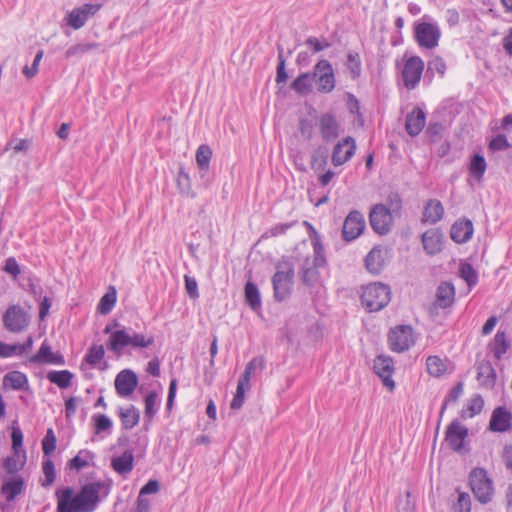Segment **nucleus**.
Instances as JSON below:
<instances>
[{
    "instance_id": "obj_1",
    "label": "nucleus",
    "mask_w": 512,
    "mask_h": 512,
    "mask_svg": "<svg viewBox=\"0 0 512 512\" xmlns=\"http://www.w3.org/2000/svg\"><path fill=\"white\" fill-rule=\"evenodd\" d=\"M112 484L111 479L89 482L77 494L72 487L58 488L55 492L56 512H94L101 500L110 494Z\"/></svg>"
},
{
    "instance_id": "obj_2",
    "label": "nucleus",
    "mask_w": 512,
    "mask_h": 512,
    "mask_svg": "<svg viewBox=\"0 0 512 512\" xmlns=\"http://www.w3.org/2000/svg\"><path fill=\"white\" fill-rule=\"evenodd\" d=\"M104 333L110 335L107 342L108 350L117 356H121L128 347L133 350H141L149 348L155 343L153 335L137 333L131 328L121 325L118 321L107 324Z\"/></svg>"
},
{
    "instance_id": "obj_3",
    "label": "nucleus",
    "mask_w": 512,
    "mask_h": 512,
    "mask_svg": "<svg viewBox=\"0 0 512 512\" xmlns=\"http://www.w3.org/2000/svg\"><path fill=\"white\" fill-rule=\"evenodd\" d=\"M276 272L272 277L274 298L277 301L287 299L292 292L295 275L294 264L287 257H282L275 265Z\"/></svg>"
},
{
    "instance_id": "obj_4",
    "label": "nucleus",
    "mask_w": 512,
    "mask_h": 512,
    "mask_svg": "<svg viewBox=\"0 0 512 512\" xmlns=\"http://www.w3.org/2000/svg\"><path fill=\"white\" fill-rule=\"evenodd\" d=\"M314 257L311 260L307 257L301 268V281L308 287H315L320 282L319 268L326 265L324 247L320 238L313 240Z\"/></svg>"
},
{
    "instance_id": "obj_5",
    "label": "nucleus",
    "mask_w": 512,
    "mask_h": 512,
    "mask_svg": "<svg viewBox=\"0 0 512 512\" xmlns=\"http://www.w3.org/2000/svg\"><path fill=\"white\" fill-rule=\"evenodd\" d=\"M391 291L388 285L371 283L363 288L361 294L362 305L370 312H376L388 305Z\"/></svg>"
},
{
    "instance_id": "obj_6",
    "label": "nucleus",
    "mask_w": 512,
    "mask_h": 512,
    "mask_svg": "<svg viewBox=\"0 0 512 512\" xmlns=\"http://www.w3.org/2000/svg\"><path fill=\"white\" fill-rule=\"evenodd\" d=\"M396 67L399 70V81L407 90L418 87L425 67L419 56L404 58L403 63H397Z\"/></svg>"
},
{
    "instance_id": "obj_7",
    "label": "nucleus",
    "mask_w": 512,
    "mask_h": 512,
    "mask_svg": "<svg viewBox=\"0 0 512 512\" xmlns=\"http://www.w3.org/2000/svg\"><path fill=\"white\" fill-rule=\"evenodd\" d=\"M469 485L475 498L482 504L489 503L494 495L492 480L483 468H474L469 474Z\"/></svg>"
},
{
    "instance_id": "obj_8",
    "label": "nucleus",
    "mask_w": 512,
    "mask_h": 512,
    "mask_svg": "<svg viewBox=\"0 0 512 512\" xmlns=\"http://www.w3.org/2000/svg\"><path fill=\"white\" fill-rule=\"evenodd\" d=\"M31 316L27 309L19 304L9 305L2 316L4 328L11 333L19 334L27 330Z\"/></svg>"
},
{
    "instance_id": "obj_9",
    "label": "nucleus",
    "mask_w": 512,
    "mask_h": 512,
    "mask_svg": "<svg viewBox=\"0 0 512 512\" xmlns=\"http://www.w3.org/2000/svg\"><path fill=\"white\" fill-rule=\"evenodd\" d=\"M416 337L410 325H399L391 329L388 334V343L392 351L402 353L415 344Z\"/></svg>"
},
{
    "instance_id": "obj_10",
    "label": "nucleus",
    "mask_w": 512,
    "mask_h": 512,
    "mask_svg": "<svg viewBox=\"0 0 512 512\" xmlns=\"http://www.w3.org/2000/svg\"><path fill=\"white\" fill-rule=\"evenodd\" d=\"M102 5L97 3H85L79 7L73 8L65 17L66 25L74 30L81 29L87 21L95 16Z\"/></svg>"
},
{
    "instance_id": "obj_11",
    "label": "nucleus",
    "mask_w": 512,
    "mask_h": 512,
    "mask_svg": "<svg viewBox=\"0 0 512 512\" xmlns=\"http://www.w3.org/2000/svg\"><path fill=\"white\" fill-rule=\"evenodd\" d=\"M414 34L420 47L432 49L438 45L441 31L436 23L420 22L415 25Z\"/></svg>"
},
{
    "instance_id": "obj_12",
    "label": "nucleus",
    "mask_w": 512,
    "mask_h": 512,
    "mask_svg": "<svg viewBox=\"0 0 512 512\" xmlns=\"http://www.w3.org/2000/svg\"><path fill=\"white\" fill-rule=\"evenodd\" d=\"M369 222L371 228L379 235H386L391 231L393 225V217L383 204H376L372 207L369 214Z\"/></svg>"
},
{
    "instance_id": "obj_13",
    "label": "nucleus",
    "mask_w": 512,
    "mask_h": 512,
    "mask_svg": "<svg viewBox=\"0 0 512 512\" xmlns=\"http://www.w3.org/2000/svg\"><path fill=\"white\" fill-rule=\"evenodd\" d=\"M313 78L321 93H329L335 88L334 71L328 60L322 59L317 62L314 66Z\"/></svg>"
},
{
    "instance_id": "obj_14",
    "label": "nucleus",
    "mask_w": 512,
    "mask_h": 512,
    "mask_svg": "<svg viewBox=\"0 0 512 512\" xmlns=\"http://www.w3.org/2000/svg\"><path fill=\"white\" fill-rule=\"evenodd\" d=\"M365 229V219L361 212L352 210L345 218L342 226V238L346 242L357 239Z\"/></svg>"
},
{
    "instance_id": "obj_15",
    "label": "nucleus",
    "mask_w": 512,
    "mask_h": 512,
    "mask_svg": "<svg viewBox=\"0 0 512 512\" xmlns=\"http://www.w3.org/2000/svg\"><path fill=\"white\" fill-rule=\"evenodd\" d=\"M323 141L331 142L339 137L341 126L336 116L331 112L322 113L316 122Z\"/></svg>"
},
{
    "instance_id": "obj_16",
    "label": "nucleus",
    "mask_w": 512,
    "mask_h": 512,
    "mask_svg": "<svg viewBox=\"0 0 512 512\" xmlns=\"http://www.w3.org/2000/svg\"><path fill=\"white\" fill-rule=\"evenodd\" d=\"M373 370L382 380L383 385L390 391H393L395 388V382L392 379L394 373L393 358L387 355H378L374 359Z\"/></svg>"
},
{
    "instance_id": "obj_17",
    "label": "nucleus",
    "mask_w": 512,
    "mask_h": 512,
    "mask_svg": "<svg viewBox=\"0 0 512 512\" xmlns=\"http://www.w3.org/2000/svg\"><path fill=\"white\" fill-rule=\"evenodd\" d=\"M356 152V142L351 136L344 137L333 147L331 162L337 167L344 165L354 156Z\"/></svg>"
},
{
    "instance_id": "obj_18",
    "label": "nucleus",
    "mask_w": 512,
    "mask_h": 512,
    "mask_svg": "<svg viewBox=\"0 0 512 512\" xmlns=\"http://www.w3.org/2000/svg\"><path fill=\"white\" fill-rule=\"evenodd\" d=\"M30 364L59 365L65 364L64 356L59 352H53L47 340H44L36 354L28 358Z\"/></svg>"
},
{
    "instance_id": "obj_19",
    "label": "nucleus",
    "mask_w": 512,
    "mask_h": 512,
    "mask_svg": "<svg viewBox=\"0 0 512 512\" xmlns=\"http://www.w3.org/2000/svg\"><path fill=\"white\" fill-rule=\"evenodd\" d=\"M467 436L468 429L461 425L458 420H453L447 427L445 441L452 450L461 452Z\"/></svg>"
},
{
    "instance_id": "obj_20",
    "label": "nucleus",
    "mask_w": 512,
    "mask_h": 512,
    "mask_svg": "<svg viewBox=\"0 0 512 512\" xmlns=\"http://www.w3.org/2000/svg\"><path fill=\"white\" fill-rule=\"evenodd\" d=\"M138 385L136 373L130 369L120 371L115 378V389L120 397L130 396Z\"/></svg>"
},
{
    "instance_id": "obj_21",
    "label": "nucleus",
    "mask_w": 512,
    "mask_h": 512,
    "mask_svg": "<svg viewBox=\"0 0 512 512\" xmlns=\"http://www.w3.org/2000/svg\"><path fill=\"white\" fill-rule=\"evenodd\" d=\"M512 414L502 406L497 407L491 415L489 429L494 432H506L511 428Z\"/></svg>"
},
{
    "instance_id": "obj_22",
    "label": "nucleus",
    "mask_w": 512,
    "mask_h": 512,
    "mask_svg": "<svg viewBox=\"0 0 512 512\" xmlns=\"http://www.w3.org/2000/svg\"><path fill=\"white\" fill-rule=\"evenodd\" d=\"M426 124V114L420 107H415L407 114L405 121L406 132L415 137L420 134Z\"/></svg>"
},
{
    "instance_id": "obj_23",
    "label": "nucleus",
    "mask_w": 512,
    "mask_h": 512,
    "mask_svg": "<svg viewBox=\"0 0 512 512\" xmlns=\"http://www.w3.org/2000/svg\"><path fill=\"white\" fill-rule=\"evenodd\" d=\"M424 251L429 255H435L442 251L443 234L440 230L432 228L425 231L421 237Z\"/></svg>"
},
{
    "instance_id": "obj_24",
    "label": "nucleus",
    "mask_w": 512,
    "mask_h": 512,
    "mask_svg": "<svg viewBox=\"0 0 512 512\" xmlns=\"http://www.w3.org/2000/svg\"><path fill=\"white\" fill-rule=\"evenodd\" d=\"M473 232L474 227L471 220L459 219L452 225L450 236L454 242L463 244L472 238Z\"/></svg>"
},
{
    "instance_id": "obj_25",
    "label": "nucleus",
    "mask_w": 512,
    "mask_h": 512,
    "mask_svg": "<svg viewBox=\"0 0 512 512\" xmlns=\"http://www.w3.org/2000/svg\"><path fill=\"white\" fill-rule=\"evenodd\" d=\"M444 216V207L437 199H429L423 209L422 219L423 223L436 224Z\"/></svg>"
},
{
    "instance_id": "obj_26",
    "label": "nucleus",
    "mask_w": 512,
    "mask_h": 512,
    "mask_svg": "<svg viewBox=\"0 0 512 512\" xmlns=\"http://www.w3.org/2000/svg\"><path fill=\"white\" fill-rule=\"evenodd\" d=\"M3 387L16 391H26L29 389L28 377L20 371H11L3 377Z\"/></svg>"
},
{
    "instance_id": "obj_27",
    "label": "nucleus",
    "mask_w": 512,
    "mask_h": 512,
    "mask_svg": "<svg viewBox=\"0 0 512 512\" xmlns=\"http://www.w3.org/2000/svg\"><path fill=\"white\" fill-rule=\"evenodd\" d=\"M477 380L480 386L487 389L495 385L496 372L489 361H483L477 365Z\"/></svg>"
},
{
    "instance_id": "obj_28",
    "label": "nucleus",
    "mask_w": 512,
    "mask_h": 512,
    "mask_svg": "<svg viewBox=\"0 0 512 512\" xmlns=\"http://www.w3.org/2000/svg\"><path fill=\"white\" fill-rule=\"evenodd\" d=\"M384 251L379 247H374L365 258V266L372 274H379L385 266Z\"/></svg>"
},
{
    "instance_id": "obj_29",
    "label": "nucleus",
    "mask_w": 512,
    "mask_h": 512,
    "mask_svg": "<svg viewBox=\"0 0 512 512\" xmlns=\"http://www.w3.org/2000/svg\"><path fill=\"white\" fill-rule=\"evenodd\" d=\"M455 300V288L448 282L441 283L436 292V306L439 308L450 307Z\"/></svg>"
},
{
    "instance_id": "obj_30",
    "label": "nucleus",
    "mask_w": 512,
    "mask_h": 512,
    "mask_svg": "<svg viewBox=\"0 0 512 512\" xmlns=\"http://www.w3.org/2000/svg\"><path fill=\"white\" fill-rule=\"evenodd\" d=\"M111 466L119 474H127L133 470L134 456L131 450H126L122 455L112 458Z\"/></svg>"
},
{
    "instance_id": "obj_31",
    "label": "nucleus",
    "mask_w": 512,
    "mask_h": 512,
    "mask_svg": "<svg viewBox=\"0 0 512 512\" xmlns=\"http://www.w3.org/2000/svg\"><path fill=\"white\" fill-rule=\"evenodd\" d=\"M119 417L121 419L122 428L130 430L139 423L140 412L135 406L130 405L127 408H119Z\"/></svg>"
},
{
    "instance_id": "obj_32",
    "label": "nucleus",
    "mask_w": 512,
    "mask_h": 512,
    "mask_svg": "<svg viewBox=\"0 0 512 512\" xmlns=\"http://www.w3.org/2000/svg\"><path fill=\"white\" fill-rule=\"evenodd\" d=\"M314 82L313 72H305L301 73L294 81L291 83V89L294 90L297 94L306 96L312 91V84Z\"/></svg>"
},
{
    "instance_id": "obj_33",
    "label": "nucleus",
    "mask_w": 512,
    "mask_h": 512,
    "mask_svg": "<svg viewBox=\"0 0 512 512\" xmlns=\"http://www.w3.org/2000/svg\"><path fill=\"white\" fill-rule=\"evenodd\" d=\"M510 347V343L507 340L506 333L503 331H497L492 342L489 344L490 351L494 357L498 360L507 352Z\"/></svg>"
},
{
    "instance_id": "obj_34",
    "label": "nucleus",
    "mask_w": 512,
    "mask_h": 512,
    "mask_svg": "<svg viewBox=\"0 0 512 512\" xmlns=\"http://www.w3.org/2000/svg\"><path fill=\"white\" fill-rule=\"evenodd\" d=\"M257 368H259L261 370L265 368V361L263 358L255 357V358L251 359L247 363L244 373L239 378L238 383H242V387L249 389L251 375Z\"/></svg>"
},
{
    "instance_id": "obj_35",
    "label": "nucleus",
    "mask_w": 512,
    "mask_h": 512,
    "mask_svg": "<svg viewBox=\"0 0 512 512\" xmlns=\"http://www.w3.org/2000/svg\"><path fill=\"white\" fill-rule=\"evenodd\" d=\"M94 459V453L87 449L80 450L78 454L68 462V468L71 470L80 471L90 465Z\"/></svg>"
},
{
    "instance_id": "obj_36",
    "label": "nucleus",
    "mask_w": 512,
    "mask_h": 512,
    "mask_svg": "<svg viewBox=\"0 0 512 512\" xmlns=\"http://www.w3.org/2000/svg\"><path fill=\"white\" fill-rule=\"evenodd\" d=\"M73 377V373L69 370L50 371L47 374V379L60 389L68 388L72 383Z\"/></svg>"
},
{
    "instance_id": "obj_37",
    "label": "nucleus",
    "mask_w": 512,
    "mask_h": 512,
    "mask_svg": "<svg viewBox=\"0 0 512 512\" xmlns=\"http://www.w3.org/2000/svg\"><path fill=\"white\" fill-rule=\"evenodd\" d=\"M244 292H245V300H246V303L249 305V307L254 311L260 309L261 308V296H260V292H259V289L257 288V286L253 282L248 281L245 285Z\"/></svg>"
},
{
    "instance_id": "obj_38",
    "label": "nucleus",
    "mask_w": 512,
    "mask_h": 512,
    "mask_svg": "<svg viewBox=\"0 0 512 512\" xmlns=\"http://www.w3.org/2000/svg\"><path fill=\"white\" fill-rule=\"evenodd\" d=\"M487 169V163L481 154H475L469 165L470 175L477 181H481Z\"/></svg>"
},
{
    "instance_id": "obj_39",
    "label": "nucleus",
    "mask_w": 512,
    "mask_h": 512,
    "mask_svg": "<svg viewBox=\"0 0 512 512\" xmlns=\"http://www.w3.org/2000/svg\"><path fill=\"white\" fill-rule=\"evenodd\" d=\"M117 300V292L114 287H110L108 291L101 297L97 310L100 314L106 315L111 312Z\"/></svg>"
},
{
    "instance_id": "obj_40",
    "label": "nucleus",
    "mask_w": 512,
    "mask_h": 512,
    "mask_svg": "<svg viewBox=\"0 0 512 512\" xmlns=\"http://www.w3.org/2000/svg\"><path fill=\"white\" fill-rule=\"evenodd\" d=\"M484 406V400L480 395H474L467 405L466 409L461 410V417L463 419L465 418H472L475 415L479 414Z\"/></svg>"
},
{
    "instance_id": "obj_41",
    "label": "nucleus",
    "mask_w": 512,
    "mask_h": 512,
    "mask_svg": "<svg viewBox=\"0 0 512 512\" xmlns=\"http://www.w3.org/2000/svg\"><path fill=\"white\" fill-rule=\"evenodd\" d=\"M100 47L99 43H78L71 47H69L65 52V57L67 59L77 56H82L92 50L98 49Z\"/></svg>"
},
{
    "instance_id": "obj_42",
    "label": "nucleus",
    "mask_w": 512,
    "mask_h": 512,
    "mask_svg": "<svg viewBox=\"0 0 512 512\" xmlns=\"http://www.w3.org/2000/svg\"><path fill=\"white\" fill-rule=\"evenodd\" d=\"M428 373L433 377H440L446 371V364L438 356H429L426 360Z\"/></svg>"
},
{
    "instance_id": "obj_43",
    "label": "nucleus",
    "mask_w": 512,
    "mask_h": 512,
    "mask_svg": "<svg viewBox=\"0 0 512 512\" xmlns=\"http://www.w3.org/2000/svg\"><path fill=\"white\" fill-rule=\"evenodd\" d=\"M459 274L470 288L474 287L478 282V274L470 263H461Z\"/></svg>"
},
{
    "instance_id": "obj_44",
    "label": "nucleus",
    "mask_w": 512,
    "mask_h": 512,
    "mask_svg": "<svg viewBox=\"0 0 512 512\" xmlns=\"http://www.w3.org/2000/svg\"><path fill=\"white\" fill-rule=\"evenodd\" d=\"M23 480L15 479L8 481L2 486V493L6 496L8 501L15 499L22 491Z\"/></svg>"
},
{
    "instance_id": "obj_45",
    "label": "nucleus",
    "mask_w": 512,
    "mask_h": 512,
    "mask_svg": "<svg viewBox=\"0 0 512 512\" xmlns=\"http://www.w3.org/2000/svg\"><path fill=\"white\" fill-rule=\"evenodd\" d=\"M311 168L317 172L323 170L327 165V154L326 149L323 147H318L311 154L310 160Z\"/></svg>"
},
{
    "instance_id": "obj_46",
    "label": "nucleus",
    "mask_w": 512,
    "mask_h": 512,
    "mask_svg": "<svg viewBox=\"0 0 512 512\" xmlns=\"http://www.w3.org/2000/svg\"><path fill=\"white\" fill-rule=\"evenodd\" d=\"M104 356H105V349H104L103 345L94 344L88 349V351L84 357V361L91 366H96L97 364L100 363V361L104 358Z\"/></svg>"
},
{
    "instance_id": "obj_47",
    "label": "nucleus",
    "mask_w": 512,
    "mask_h": 512,
    "mask_svg": "<svg viewBox=\"0 0 512 512\" xmlns=\"http://www.w3.org/2000/svg\"><path fill=\"white\" fill-rule=\"evenodd\" d=\"M158 407V394L155 391L149 392L148 395L145 397V417L148 419H152L156 415Z\"/></svg>"
},
{
    "instance_id": "obj_48",
    "label": "nucleus",
    "mask_w": 512,
    "mask_h": 512,
    "mask_svg": "<svg viewBox=\"0 0 512 512\" xmlns=\"http://www.w3.org/2000/svg\"><path fill=\"white\" fill-rule=\"evenodd\" d=\"M212 157V150L208 145H200L196 151V161L201 170H207Z\"/></svg>"
},
{
    "instance_id": "obj_49",
    "label": "nucleus",
    "mask_w": 512,
    "mask_h": 512,
    "mask_svg": "<svg viewBox=\"0 0 512 512\" xmlns=\"http://www.w3.org/2000/svg\"><path fill=\"white\" fill-rule=\"evenodd\" d=\"M347 68L351 73L353 79H356L361 74V61L359 54L356 52H349L347 55Z\"/></svg>"
},
{
    "instance_id": "obj_50",
    "label": "nucleus",
    "mask_w": 512,
    "mask_h": 512,
    "mask_svg": "<svg viewBox=\"0 0 512 512\" xmlns=\"http://www.w3.org/2000/svg\"><path fill=\"white\" fill-rule=\"evenodd\" d=\"M57 439L52 428L46 431V434L42 440V450L44 456H50L56 449Z\"/></svg>"
},
{
    "instance_id": "obj_51",
    "label": "nucleus",
    "mask_w": 512,
    "mask_h": 512,
    "mask_svg": "<svg viewBox=\"0 0 512 512\" xmlns=\"http://www.w3.org/2000/svg\"><path fill=\"white\" fill-rule=\"evenodd\" d=\"M296 224V221L289 223H278L263 233L261 238L278 237L285 234L291 227Z\"/></svg>"
},
{
    "instance_id": "obj_52",
    "label": "nucleus",
    "mask_w": 512,
    "mask_h": 512,
    "mask_svg": "<svg viewBox=\"0 0 512 512\" xmlns=\"http://www.w3.org/2000/svg\"><path fill=\"white\" fill-rule=\"evenodd\" d=\"M42 470L45 475V481L42 483L43 486H50L56 478L55 466L50 458H47L42 463Z\"/></svg>"
},
{
    "instance_id": "obj_53",
    "label": "nucleus",
    "mask_w": 512,
    "mask_h": 512,
    "mask_svg": "<svg viewBox=\"0 0 512 512\" xmlns=\"http://www.w3.org/2000/svg\"><path fill=\"white\" fill-rule=\"evenodd\" d=\"M93 420L96 434H100L112 428L113 423L111 419L105 414H96L93 416Z\"/></svg>"
},
{
    "instance_id": "obj_54",
    "label": "nucleus",
    "mask_w": 512,
    "mask_h": 512,
    "mask_svg": "<svg viewBox=\"0 0 512 512\" xmlns=\"http://www.w3.org/2000/svg\"><path fill=\"white\" fill-rule=\"evenodd\" d=\"M288 79V74L285 69V58L283 56V48L278 46V65L276 73V82L284 83Z\"/></svg>"
},
{
    "instance_id": "obj_55",
    "label": "nucleus",
    "mask_w": 512,
    "mask_h": 512,
    "mask_svg": "<svg viewBox=\"0 0 512 512\" xmlns=\"http://www.w3.org/2000/svg\"><path fill=\"white\" fill-rule=\"evenodd\" d=\"M462 393H463V384L461 382H459L450 390L448 396L445 398L444 403L440 410V416L443 415L448 403L456 402Z\"/></svg>"
},
{
    "instance_id": "obj_56",
    "label": "nucleus",
    "mask_w": 512,
    "mask_h": 512,
    "mask_svg": "<svg viewBox=\"0 0 512 512\" xmlns=\"http://www.w3.org/2000/svg\"><path fill=\"white\" fill-rule=\"evenodd\" d=\"M454 512H470L471 500L469 494L461 492L458 495L457 502L453 506Z\"/></svg>"
},
{
    "instance_id": "obj_57",
    "label": "nucleus",
    "mask_w": 512,
    "mask_h": 512,
    "mask_svg": "<svg viewBox=\"0 0 512 512\" xmlns=\"http://www.w3.org/2000/svg\"><path fill=\"white\" fill-rule=\"evenodd\" d=\"M43 55H44V51L39 50L37 52V54L35 55L32 65L30 67L25 66L23 68V74L25 75L26 78L31 79L38 73V67L43 58Z\"/></svg>"
},
{
    "instance_id": "obj_58",
    "label": "nucleus",
    "mask_w": 512,
    "mask_h": 512,
    "mask_svg": "<svg viewBox=\"0 0 512 512\" xmlns=\"http://www.w3.org/2000/svg\"><path fill=\"white\" fill-rule=\"evenodd\" d=\"M298 129L301 133V135L306 139V140H311L313 138V135H314V126H313V123L307 119V118H301L299 120V124H298Z\"/></svg>"
},
{
    "instance_id": "obj_59",
    "label": "nucleus",
    "mask_w": 512,
    "mask_h": 512,
    "mask_svg": "<svg viewBox=\"0 0 512 512\" xmlns=\"http://www.w3.org/2000/svg\"><path fill=\"white\" fill-rule=\"evenodd\" d=\"M510 147V143L508 142L506 136L504 134L496 135L489 142V149L492 151H502Z\"/></svg>"
},
{
    "instance_id": "obj_60",
    "label": "nucleus",
    "mask_w": 512,
    "mask_h": 512,
    "mask_svg": "<svg viewBox=\"0 0 512 512\" xmlns=\"http://www.w3.org/2000/svg\"><path fill=\"white\" fill-rule=\"evenodd\" d=\"M2 269L14 279L21 274V268L14 257H8Z\"/></svg>"
},
{
    "instance_id": "obj_61",
    "label": "nucleus",
    "mask_w": 512,
    "mask_h": 512,
    "mask_svg": "<svg viewBox=\"0 0 512 512\" xmlns=\"http://www.w3.org/2000/svg\"><path fill=\"white\" fill-rule=\"evenodd\" d=\"M444 127L439 122H431L429 123L426 134L429 137L430 141L436 142L441 138V134Z\"/></svg>"
},
{
    "instance_id": "obj_62",
    "label": "nucleus",
    "mask_w": 512,
    "mask_h": 512,
    "mask_svg": "<svg viewBox=\"0 0 512 512\" xmlns=\"http://www.w3.org/2000/svg\"><path fill=\"white\" fill-rule=\"evenodd\" d=\"M428 71L437 72L441 77L444 76L446 71V63L441 57H434L428 62Z\"/></svg>"
},
{
    "instance_id": "obj_63",
    "label": "nucleus",
    "mask_w": 512,
    "mask_h": 512,
    "mask_svg": "<svg viewBox=\"0 0 512 512\" xmlns=\"http://www.w3.org/2000/svg\"><path fill=\"white\" fill-rule=\"evenodd\" d=\"M184 281H185V289H186L188 296L191 299H197L199 297V292H198V284H197L196 279L194 277L185 275Z\"/></svg>"
},
{
    "instance_id": "obj_64",
    "label": "nucleus",
    "mask_w": 512,
    "mask_h": 512,
    "mask_svg": "<svg viewBox=\"0 0 512 512\" xmlns=\"http://www.w3.org/2000/svg\"><path fill=\"white\" fill-rule=\"evenodd\" d=\"M246 389L247 388L242 387V383L237 384L236 394L234 395V398L230 404L231 409L237 410L242 407V405L244 403Z\"/></svg>"
}]
</instances>
